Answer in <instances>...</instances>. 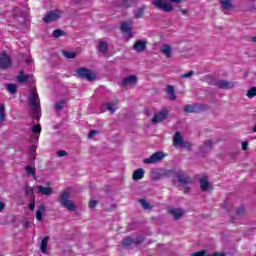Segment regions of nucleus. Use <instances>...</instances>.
Here are the masks:
<instances>
[{"label": "nucleus", "instance_id": "nucleus-1", "mask_svg": "<svg viewBox=\"0 0 256 256\" xmlns=\"http://www.w3.org/2000/svg\"><path fill=\"white\" fill-rule=\"evenodd\" d=\"M28 105L32 111L34 119H39L41 117V100L39 99V94L37 89H32L28 96Z\"/></svg>", "mask_w": 256, "mask_h": 256}, {"label": "nucleus", "instance_id": "nucleus-2", "mask_svg": "<svg viewBox=\"0 0 256 256\" xmlns=\"http://www.w3.org/2000/svg\"><path fill=\"white\" fill-rule=\"evenodd\" d=\"M207 109H209L207 104L193 103L186 105L183 111L184 113H201L203 111H207Z\"/></svg>", "mask_w": 256, "mask_h": 256}, {"label": "nucleus", "instance_id": "nucleus-3", "mask_svg": "<svg viewBox=\"0 0 256 256\" xmlns=\"http://www.w3.org/2000/svg\"><path fill=\"white\" fill-rule=\"evenodd\" d=\"M167 157V154L161 151L153 153L149 158L143 160L144 165H153L155 163H161V161Z\"/></svg>", "mask_w": 256, "mask_h": 256}, {"label": "nucleus", "instance_id": "nucleus-4", "mask_svg": "<svg viewBox=\"0 0 256 256\" xmlns=\"http://www.w3.org/2000/svg\"><path fill=\"white\" fill-rule=\"evenodd\" d=\"M173 145L175 147H183V149H191V142L183 141V136H181V132H176L173 138Z\"/></svg>", "mask_w": 256, "mask_h": 256}, {"label": "nucleus", "instance_id": "nucleus-5", "mask_svg": "<svg viewBox=\"0 0 256 256\" xmlns=\"http://www.w3.org/2000/svg\"><path fill=\"white\" fill-rule=\"evenodd\" d=\"M152 5L156 9L165 11V13H171L173 11V6L167 0H152Z\"/></svg>", "mask_w": 256, "mask_h": 256}, {"label": "nucleus", "instance_id": "nucleus-6", "mask_svg": "<svg viewBox=\"0 0 256 256\" xmlns=\"http://www.w3.org/2000/svg\"><path fill=\"white\" fill-rule=\"evenodd\" d=\"M76 73L80 79H85L86 81H95L96 76L87 68H78Z\"/></svg>", "mask_w": 256, "mask_h": 256}, {"label": "nucleus", "instance_id": "nucleus-7", "mask_svg": "<svg viewBox=\"0 0 256 256\" xmlns=\"http://www.w3.org/2000/svg\"><path fill=\"white\" fill-rule=\"evenodd\" d=\"M59 19H61V12L51 10L46 13L42 18V21H44V23H53L55 21H59Z\"/></svg>", "mask_w": 256, "mask_h": 256}, {"label": "nucleus", "instance_id": "nucleus-8", "mask_svg": "<svg viewBox=\"0 0 256 256\" xmlns=\"http://www.w3.org/2000/svg\"><path fill=\"white\" fill-rule=\"evenodd\" d=\"M12 65L11 57L7 54H0V69L5 71Z\"/></svg>", "mask_w": 256, "mask_h": 256}, {"label": "nucleus", "instance_id": "nucleus-9", "mask_svg": "<svg viewBox=\"0 0 256 256\" xmlns=\"http://www.w3.org/2000/svg\"><path fill=\"white\" fill-rule=\"evenodd\" d=\"M176 178L178 179V183H181V185H190V183H192L191 177L183 171H178Z\"/></svg>", "mask_w": 256, "mask_h": 256}, {"label": "nucleus", "instance_id": "nucleus-10", "mask_svg": "<svg viewBox=\"0 0 256 256\" xmlns=\"http://www.w3.org/2000/svg\"><path fill=\"white\" fill-rule=\"evenodd\" d=\"M167 115H169V111L167 109L159 111L152 118V123H161V121H165V119H167Z\"/></svg>", "mask_w": 256, "mask_h": 256}, {"label": "nucleus", "instance_id": "nucleus-11", "mask_svg": "<svg viewBox=\"0 0 256 256\" xmlns=\"http://www.w3.org/2000/svg\"><path fill=\"white\" fill-rule=\"evenodd\" d=\"M135 87L137 85V76L130 75L122 80V87L127 86Z\"/></svg>", "mask_w": 256, "mask_h": 256}, {"label": "nucleus", "instance_id": "nucleus-12", "mask_svg": "<svg viewBox=\"0 0 256 256\" xmlns=\"http://www.w3.org/2000/svg\"><path fill=\"white\" fill-rule=\"evenodd\" d=\"M65 207L68 211H77L75 203L69 200V189L65 191Z\"/></svg>", "mask_w": 256, "mask_h": 256}, {"label": "nucleus", "instance_id": "nucleus-13", "mask_svg": "<svg viewBox=\"0 0 256 256\" xmlns=\"http://www.w3.org/2000/svg\"><path fill=\"white\" fill-rule=\"evenodd\" d=\"M212 149H213V141L206 140V141H204L203 145L200 147V153L205 155V154L211 152Z\"/></svg>", "mask_w": 256, "mask_h": 256}, {"label": "nucleus", "instance_id": "nucleus-14", "mask_svg": "<svg viewBox=\"0 0 256 256\" xmlns=\"http://www.w3.org/2000/svg\"><path fill=\"white\" fill-rule=\"evenodd\" d=\"M134 51H137V53H143L145 49H147V42L143 40H138L134 43Z\"/></svg>", "mask_w": 256, "mask_h": 256}, {"label": "nucleus", "instance_id": "nucleus-15", "mask_svg": "<svg viewBox=\"0 0 256 256\" xmlns=\"http://www.w3.org/2000/svg\"><path fill=\"white\" fill-rule=\"evenodd\" d=\"M139 2V0H116V4L119 5V7H133V5H136Z\"/></svg>", "mask_w": 256, "mask_h": 256}, {"label": "nucleus", "instance_id": "nucleus-16", "mask_svg": "<svg viewBox=\"0 0 256 256\" xmlns=\"http://www.w3.org/2000/svg\"><path fill=\"white\" fill-rule=\"evenodd\" d=\"M199 183H200L201 191H209L211 189V185L209 184V181L207 180V176L200 178Z\"/></svg>", "mask_w": 256, "mask_h": 256}, {"label": "nucleus", "instance_id": "nucleus-17", "mask_svg": "<svg viewBox=\"0 0 256 256\" xmlns=\"http://www.w3.org/2000/svg\"><path fill=\"white\" fill-rule=\"evenodd\" d=\"M160 51L165 55V57H167V59H171V51H173V48H171L169 44H163L160 47Z\"/></svg>", "mask_w": 256, "mask_h": 256}, {"label": "nucleus", "instance_id": "nucleus-18", "mask_svg": "<svg viewBox=\"0 0 256 256\" xmlns=\"http://www.w3.org/2000/svg\"><path fill=\"white\" fill-rule=\"evenodd\" d=\"M39 135H41V124L32 126V140L37 141Z\"/></svg>", "mask_w": 256, "mask_h": 256}, {"label": "nucleus", "instance_id": "nucleus-19", "mask_svg": "<svg viewBox=\"0 0 256 256\" xmlns=\"http://www.w3.org/2000/svg\"><path fill=\"white\" fill-rule=\"evenodd\" d=\"M120 29H121L122 33H126V35H128L129 39H131V37H133L131 27L129 26V24L127 22H122Z\"/></svg>", "mask_w": 256, "mask_h": 256}, {"label": "nucleus", "instance_id": "nucleus-20", "mask_svg": "<svg viewBox=\"0 0 256 256\" xmlns=\"http://www.w3.org/2000/svg\"><path fill=\"white\" fill-rule=\"evenodd\" d=\"M143 177H145V170H143V168H139V169L135 170L132 175V179L134 181H141V179H143Z\"/></svg>", "mask_w": 256, "mask_h": 256}, {"label": "nucleus", "instance_id": "nucleus-21", "mask_svg": "<svg viewBox=\"0 0 256 256\" xmlns=\"http://www.w3.org/2000/svg\"><path fill=\"white\" fill-rule=\"evenodd\" d=\"M30 79H33V76L31 75H25L23 70L19 72V75L17 76V80L19 83H27Z\"/></svg>", "mask_w": 256, "mask_h": 256}, {"label": "nucleus", "instance_id": "nucleus-22", "mask_svg": "<svg viewBox=\"0 0 256 256\" xmlns=\"http://www.w3.org/2000/svg\"><path fill=\"white\" fill-rule=\"evenodd\" d=\"M169 213L173 215L174 219H181V217H183V210L179 208L170 209Z\"/></svg>", "mask_w": 256, "mask_h": 256}, {"label": "nucleus", "instance_id": "nucleus-23", "mask_svg": "<svg viewBox=\"0 0 256 256\" xmlns=\"http://www.w3.org/2000/svg\"><path fill=\"white\" fill-rule=\"evenodd\" d=\"M65 107V100H60L54 104V111L55 113L59 114L63 111Z\"/></svg>", "mask_w": 256, "mask_h": 256}, {"label": "nucleus", "instance_id": "nucleus-24", "mask_svg": "<svg viewBox=\"0 0 256 256\" xmlns=\"http://www.w3.org/2000/svg\"><path fill=\"white\" fill-rule=\"evenodd\" d=\"M39 193L42 195H51L53 193V188L51 187H45V186H38L37 187Z\"/></svg>", "mask_w": 256, "mask_h": 256}, {"label": "nucleus", "instance_id": "nucleus-25", "mask_svg": "<svg viewBox=\"0 0 256 256\" xmlns=\"http://www.w3.org/2000/svg\"><path fill=\"white\" fill-rule=\"evenodd\" d=\"M220 5H222V9L224 11H229L230 9H233V3H231V0H220Z\"/></svg>", "mask_w": 256, "mask_h": 256}, {"label": "nucleus", "instance_id": "nucleus-26", "mask_svg": "<svg viewBox=\"0 0 256 256\" xmlns=\"http://www.w3.org/2000/svg\"><path fill=\"white\" fill-rule=\"evenodd\" d=\"M49 243V237H44L40 243L41 253H47V245Z\"/></svg>", "mask_w": 256, "mask_h": 256}, {"label": "nucleus", "instance_id": "nucleus-27", "mask_svg": "<svg viewBox=\"0 0 256 256\" xmlns=\"http://www.w3.org/2000/svg\"><path fill=\"white\" fill-rule=\"evenodd\" d=\"M145 9H147V7H145V6H142V7L138 8L136 10V12L134 13L135 19L143 18V15H145Z\"/></svg>", "mask_w": 256, "mask_h": 256}, {"label": "nucleus", "instance_id": "nucleus-28", "mask_svg": "<svg viewBox=\"0 0 256 256\" xmlns=\"http://www.w3.org/2000/svg\"><path fill=\"white\" fill-rule=\"evenodd\" d=\"M167 94L169 95L171 101H175L177 96L175 95V88L172 85L167 86Z\"/></svg>", "mask_w": 256, "mask_h": 256}, {"label": "nucleus", "instance_id": "nucleus-29", "mask_svg": "<svg viewBox=\"0 0 256 256\" xmlns=\"http://www.w3.org/2000/svg\"><path fill=\"white\" fill-rule=\"evenodd\" d=\"M109 49V46L107 45V42H100L98 45V51L100 53H103V55H107V51Z\"/></svg>", "mask_w": 256, "mask_h": 256}, {"label": "nucleus", "instance_id": "nucleus-30", "mask_svg": "<svg viewBox=\"0 0 256 256\" xmlns=\"http://www.w3.org/2000/svg\"><path fill=\"white\" fill-rule=\"evenodd\" d=\"M43 211H45V206H43V205L39 206V208L36 212L37 221H43Z\"/></svg>", "mask_w": 256, "mask_h": 256}, {"label": "nucleus", "instance_id": "nucleus-31", "mask_svg": "<svg viewBox=\"0 0 256 256\" xmlns=\"http://www.w3.org/2000/svg\"><path fill=\"white\" fill-rule=\"evenodd\" d=\"M122 245H124V247H131V245H134V239L126 237L122 240Z\"/></svg>", "mask_w": 256, "mask_h": 256}, {"label": "nucleus", "instance_id": "nucleus-32", "mask_svg": "<svg viewBox=\"0 0 256 256\" xmlns=\"http://www.w3.org/2000/svg\"><path fill=\"white\" fill-rule=\"evenodd\" d=\"M6 89L12 95H15V93H17V85L16 84H7Z\"/></svg>", "mask_w": 256, "mask_h": 256}, {"label": "nucleus", "instance_id": "nucleus-33", "mask_svg": "<svg viewBox=\"0 0 256 256\" xmlns=\"http://www.w3.org/2000/svg\"><path fill=\"white\" fill-rule=\"evenodd\" d=\"M63 35H65V32L61 29H56L53 31L52 33V36L55 38V39H59V37H63Z\"/></svg>", "mask_w": 256, "mask_h": 256}, {"label": "nucleus", "instance_id": "nucleus-34", "mask_svg": "<svg viewBox=\"0 0 256 256\" xmlns=\"http://www.w3.org/2000/svg\"><path fill=\"white\" fill-rule=\"evenodd\" d=\"M216 87H218V89H227V80H220L215 82Z\"/></svg>", "mask_w": 256, "mask_h": 256}, {"label": "nucleus", "instance_id": "nucleus-35", "mask_svg": "<svg viewBox=\"0 0 256 256\" xmlns=\"http://www.w3.org/2000/svg\"><path fill=\"white\" fill-rule=\"evenodd\" d=\"M246 96L248 99H253V97H256V87H252L247 91Z\"/></svg>", "mask_w": 256, "mask_h": 256}, {"label": "nucleus", "instance_id": "nucleus-36", "mask_svg": "<svg viewBox=\"0 0 256 256\" xmlns=\"http://www.w3.org/2000/svg\"><path fill=\"white\" fill-rule=\"evenodd\" d=\"M26 173L28 175H32V177H34V179H37V177L35 176V168H33L31 166H26Z\"/></svg>", "mask_w": 256, "mask_h": 256}, {"label": "nucleus", "instance_id": "nucleus-37", "mask_svg": "<svg viewBox=\"0 0 256 256\" xmlns=\"http://www.w3.org/2000/svg\"><path fill=\"white\" fill-rule=\"evenodd\" d=\"M24 192H25L26 195H31L32 197H35L34 190L30 186H25L24 187Z\"/></svg>", "mask_w": 256, "mask_h": 256}, {"label": "nucleus", "instance_id": "nucleus-38", "mask_svg": "<svg viewBox=\"0 0 256 256\" xmlns=\"http://www.w3.org/2000/svg\"><path fill=\"white\" fill-rule=\"evenodd\" d=\"M66 59H75L77 57V52L65 51Z\"/></svg>", "mask_w": 256, "mask_h": 256}, {"label": "nucleus", "instance_id": "nucleus-39", "mask_svg": "<svg viewBox=\"0 0 256 256\" xmlns=\"http://www.w3.org/2000/svg\"><path fill=\"white\" fill-rule=\"evenodd\" d=\"M139 203L142 205L143 209H151V205L149 204V202H147V200L140 199Z\"/></svg>", "mask_w": 256, "mask_h": 256}, {"label": "nucleus", "instance_id": "nucleus-40", "mask_svg": "<svg viewBox=\"0 0 256 256\" xmlns=\"http://www.w3.org/2000/svg\"><path fill=\"white\" fill-rule=\"evenodd\" d=\"M193 75H195V71L191 70L185 74H182L181 75V78L182 79H189V77H193Z\"/></svg>", "mask_w": 256, "mask_h": 256}, {"label": "nucleus", "instance_id": "nucleus-41", "mask_svg": "<svg viewBox=\"0 0 256 256\" xmlns=\"http://www.w3.org/2000/svg\"><path fill=\"white\" fill-rule=\"evenodd\" d=\"M164 175L165 177H177V172L174 170H167Z\"/></svg>", "mask_w": 256, "mask_h": 256}, {"label": "nucleus", "instance_id": "nucleus-42", "mask_svg": "<svg viewBox=\"0 0 256 256\" xmlns=\"http://www.w3.org/2000/svg\"><path fill=\"white\" fill-rule=\"evenodd\" d=\"M106 107H107V111H110V113H115L116 111L115 105H113L112 103H107Z\"/></svg>", "mask_w": 256, "mask_h": 256}, {"label": "nucleus", "instance_id": "nucleus-43", "mask_svg": "<svg viewBox=\"0 0 256 256\" xmlns=\"http://www.w3.org/2000/svg\"><path fill=\"white\" fill-rule=\"evenodd\" d=\"M145 241V238L143 236H139L138 238L134 239V245H141Z\"/></svg>", "mask_w": 256, "mask_h": 256}, {"label": "nucleus", "instance_id": "nucleus-44", "mask_svg": "<svg viewBox=\"0 0 256 256\" xmlns=\"http://www.w3.org/2000/svg\"><path fill=\"white\" fill-rule=\"evenodd\" d=\"M35 155H37V147L31 146L30 147V157H33V159H35Z\"/></svg>", "mask_w": 256, "mask_h": 256}, {"label": "nucleus", "instance_id": "nucleus-45", "mask_svg": "<svg viewBox=\"0 0 256 256\" xmlns=\"http://www.w3.org/2000/svg\"><path fill=\"white\" fill-rule=\"evenodd\" d=\"M30 211H35V196L31 197V202L29 204Z\"/></svg>", "mask_w": 256, "mask_h": 256}, {"label": "nucleus", "instance_id": "nucleus-46", "mask_svg": "<svg viewBox=\"0 0 256 256\" xmlns=\"http://www.w3.org/2000/svg\"><path fill=\"white\" fill-rule=\"evenodd\" d=\"M96 135H99V131L98 130H91L88 133V139H93V137H95Z\"/></svg>", "mask_w": 256, "mask_h": 256}, {"label": "nucleus", "instance_id": "nucleus-47", "mask_svg": "<svg viewBox=\"0 0 256 256\" xmlns=\"http://www.w3.org/2000/svg\"><path fill=\"white\" fill-rule=\"evenodd\" d=\"M59 203L62 205V207H65V192L61 193Z\"/></svg>", "mask_w": 256, "mask_h": 256}, {"label": "nucleus", "instance_id": "nucleus-48", "mask_svg": "<svg viewBox=\"0 0 256 256\" xmlns=\"http://www.w3.org/2000/svg\"><path fill=\"white\" fill-rule=\"evenodd\" d=\"M98 203L99 202L97 200H91L90 203H89L90 209H95V207H97Z\"/></svg>", "mask_w": 256, "mask_h": 256}, {"label": "nucleus", "instance_id": "nucleus-49", "mask_svg": "<svg viewBox=\"0 0 256 256\" xmlns=\"http://www.w3.org/2000/svg\"><path fill=\"white\" fill-rule=\"evenodd\" d=\"M235 87V82L226 81V89H233Z\"/></svg>", "mask_w": 256, "mask_h": 256}, {"label": "nucleus", "instance_id": "nucleus-50", "mask_svg": "<svg viewBox=\"0 0 256 256\" xmlns=\"http://www.w3.org/2000/svg\"><path fill=\"white\" fill-rule=\"evenodd\" d=\"M57 157H65V150H59L56 152Z\"/></svg>", "mask_w": 256, "mask_h": 256}, {"label": "nucleus", "instance_id": "nucleus-51", "mask_svg": "<svg viewBox=\"0 0 256 256\" xmlns=\"http://www.w3.org/2000/svg\"><path fill=\"white\" fill-rule=\"evenodd\" d=\"M248 147H249V143L248 142H242V150L243 151H247Z\"/></svg>", "mask_w": 256, "mask_h": 256}, {"label": "nucleus", "instance_id": "nucleus-52", "mask_svg": "<svg viewBox=\"0 0 256 256\" xmlns=\"http://www.w3.org/2000/svg\"><path fill=\"white\" fill-rule=\"evenodd\" d=\"M243 213H245V208L240 207V208L237 210V215H243Z\"/></svg>", "mask_w": 256, "mask_h": 256}, {"label": "nucleus", "instance_id": "nucleus-53", "mask_svg": "<svg viewBox=\"0 0 256 256\" xmlns=\"http://www.w3.org/2000/svg\"><path fill=\"white\" fill-rule=\"evenodd\" d=\"M5 209V204L3 202H0V211H3Z\"/></svg>", "mask_w": 256, "mask_h": 256}, {"label": "nucleus", "instance_id": "nucleus-54", "mask_svg": "<svg viewBox=\"0 0 256 256\" xmlns=\"http://www.w3.org/2000/svg\"><path fill=\"white\" fill-rule=\"evenodd\" d=\"M183 0H170L171 3H181Z\"/></svg>", "mask_w": 256, "mask_h": 256}, {"label": "nucleus", "instance_id": "nucleus-55", "mask_svg": "<svg viewBox=\"0 0 256 256\" xmlns=\"http://www.w3.org/2000/svg\"><path fill=\"white\" fill-rule=\"evenodd\" d=\"M180 11H181L182 15H187V13H188V11L185 9H181Z\"/></svg>", "mask_w": 256, "mask_h": 256}, {"label": "nucleus", "instance_id": "nucleus-56", "mask_svg": "<svg viewBox=\"0 0 256 256\" xmlns=\"http://www.w3.org/2000/svg\"><path fill=\"white\" fill-rule=\"evenodd\" d=\"M190 189H191V188H189L188 186H186V187L184 188L185 193H189Z\"/></svg>", "mask_w": 256, "mask_h": 256}, {"label": "nucleus", "instance_id": "nucleus-57", "mask_svg": "<svg viewBox=\"0 0 256 256\" xmlns=\"http://www.w3.org/2000/svg\"><path fill=\"white\" fill-rule=\"evenodd\" d=\"M253 43H256V36L252 38Z\"/></svg>", "mask_w": 256, "mask_h": 256}, {"label": "nucleus", "instance_id": "nucleus-58", "mask_svg": "<svg viewBox=\"0 0 256 256\" xmlns=\"http://www.w3.org/2000/svg\"><path fill=\"white\" fill-rule=\"evenodd\" d=\"M62 55L63 57H65V50H62Z\"/></svg>", "mask_w": 256, "mask_h": 256}, {"label": "nucleus", "instance_id": "nucleus-59", "mask_svg": "<svg viewBox=\"0 0 256 256\" xmlns=\"http://www.w3.org/2000/svg\"><path fill=\"white\" fill-rule=\"evenodd\" d=\"M253 131H254V133H256V124H255V126L253 128Z\"/></svg>", "mask_w": 256, "mask_h": 256}, {"label": "nucleus", "instance_id": "nucleus-60", "mask_svg": "<svg viewBox=\"0 0 256 256\" xmlns=\"http://www.w3.org/2000/svg\"><path fill=\"white\" fill-rule=\"evenodd\" d=\"M26 63H29V60H26Z\"/></svg>", "mask_w": 256, "mask_h": 256}, {"label": "nucleus", "instance_id": "nucleus-61", "mask_svg": "<svg viewBox=\"0 0 256 256\" xmlns=\"http://www.w3.org/2000/svg\"><path fill=\"white\" fill-rule=\"evenodd\" d=\"M17 14L14 13V17L16 16Z\"/></svg>", "mask_w": 256, "mask_h": 256}]
</instances>
